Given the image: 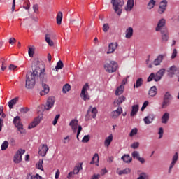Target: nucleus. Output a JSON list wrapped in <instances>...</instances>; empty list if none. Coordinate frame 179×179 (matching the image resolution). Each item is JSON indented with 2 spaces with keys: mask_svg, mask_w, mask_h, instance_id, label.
Returning <instances> with one entry per match:
<instances>
[{
  "mask_svg": "<svg viewBox=\"0 0 179 179\" xmlns=\"http://www.w3.org/2000/svg\"><path fill=\"white\" fill-rule=\"evenodd\" d=\"M40 79L42 84L43 90L41 91V96H45L50 92V87L45 84L47 83V76H45V69H36L33 72L29 71L26 75V89H33L36 86V80Z\"/></svg>",
  "mask_w": 179,
  "mask_h": 179,
  "instance_id": "obj_1",
  "label": "nucleus"
},
{
  "mask_svg": "<svg viewBox=\"0 0 179 179\" xmlns=\"http://www.w3.org/2000/svg\"><path fill=\"white\" fill-rule=\"evenodd\" d=\"M118 68V64L117 62L113 60H106L104 64V69L108 73H113V72H116Z\"/></svg>",
  "mask_w": 179,
  "mask_h": 179,
  "instance_id": "obj_2",
  "label": "nucleus"
},
{
  "mask_svg": "<svg viewBox=\"0 0 179 179\" xmlns=\"http://www.w3.org/2000/svg\"><path fill=\"white\" fill-rule=\"evenodd\" d=\"M111 3L115 13L121 16L122 14V6H124V0H111Z\"/></svg>",
  "mask_w": 179,
  "mask_h": 179,
  "instance_id": "obj_3",
  "label": "nucleus"
},
{
  "mask_svg": "<svg viewBox=\"0 0 179 179\" xmlns=\"http://www.w3.org/2000/svg\"><path fill=\"white\" fill-rule=\"evenodd\" d=\"M90 89V87L89 86V83H85L81 90V93L80 94V97L84 101H87L90 100V94L87 92V90Z\"/></svg>",
  "mask_w": 179,
  "mask_h": 179,
  "instance_id": "obj_4",
  "label": "nucleus"
},
{
  "mask_svg": "<svg viewBox=\"0 0 179 179\" xmlns=\"http://www.w3.org/2000/svg\"><path fill=\"white\" fill-rule=\"evenodd\" d=\"M13 124L17 128L20 134H26V130L23 128V124L20 123V117L17 116L13 120Z\"/></svg>",
  "mask_w": 179,
  "mask_h": 179,
  "instance_id": "obj_5",
  "label": "nucleus"
},
{
  "mask_svg": "<svg viewBox=\"0 0 179 179\" xmlns=\"http://www.w3.org/2000/svg\"><path fill=\"white\" fill-rule=\"evenodd\" d=\"M91 114V117L92 118H96V117H97V113H99V111L97 110V108L94 107L90 106L88 108V110L87 112V115L85 116V120L86 121L89 120V118L87 117H89V115Z\"/></svg>",
  "mask_w": 179,
  "mask_h": 179,
  "instance_id": "obj_6",
  "label": "nucleus"
},
{
  "mask_svg": "<svg viewBox=\"0 0 179 179\" xmlns=\"http://www.w3.org/2000/svg\"><path fill=\"white\" fill-rule=\"evenodd\" d=\"M25 152H26V150L22 149H19L16 152L15 155H14V159H13L14 163H16V164L20 163V162H22V156H23V155H24Z\"/></svg>",
  "mask_w": 179,
  "mask_h": 179,
  "instance_id": "obj_7",
  "label": "nucleus"
},
{
  "mask_svg": "<svg viewBox=\"0 0 179 179\" xmlns=\"http://www.w3.org/2000/svg\"><path fill=\"white\" fill-rule=\"evenodd\" d=\"M55 103V97L54 96H50L46 102L45 106H41L42 108H44L45 110H51L52 107H54V103Z\"/></svg>",
  "mask_w": 179,
  "mask_h": 179,
  "instance_id": "obj_8",
  "label": "nucleus"
},
{
  "mask_svg": "<svg viewBox=\"0 0 179 179\" xmlns=\"http://www.w3.org/2000/svg\"><path fill=\"white\" fill-rule=\"evenodd\" d=\"M169 2L167 0H162L159 2V8H158V13L159 15H163L164 12H166V9H167V4Z\"/></svg>",
  "mask_w": 179,
  "mask_h": 179,
  "instance_id": "obj_9",
  "label": "nucleus"
},
{
  "mask_svg": "<svg viewBox=\"0 0 179 179\" xmlns=\"http://www.w3.org/2000/svg\"><path fill=\"white\" fill-rule=\"evenodd\" d=\"M47 152H48V146H47L46 144L41 145L38 149V155L44 157V156L47 155Z\"/></svg>",
  "mask_w": 179,
  "mask_h": 179,
  "instance_id": "obj_10",
  "label": "nucleus"
},
{
  "mask_svg": "<svg viewBox=\"0 0 179 179\" xmlns=\"http://www.w3.org/2000/svg\"><path fill=\"white\" fill-rule=\"evenodd\" d=\"M168 76L169 78H173L174 75H177L179 73V68H177L176 66H172L169 68V71H168Z\"/></svg>",
  "mask_w": 179,
  "mask_h": 179,
  "instance_id": "obj_11",
  "label": "nucleus"
},
{
  "mask_svg": "<svg viewBox=\"0 0 179 179\" xmlns=\"http://www.w3.org/2000/svg\"><path fill=\"white\" fill-rule=\"evenodd\" d=\"M118 47V43L117 42H112L108 45V50L106 52V54H113L117 50Z\"/></svg>",
  "mask_w": 179,
  "mask_h": 179,
  "instance_id": "obj_12",
  "label": "nucleus"
},
{
  "mask_svg": "<svg viewBox=\"0 0 179 179\" xmlns=\"http://www.w3.org/2000/svg\"><path fill=\"white\" fill-rule=\"evenodd\" d=\"M134 5H135L134 0H127V5L124 7V10H126V12H131V10L134 9Z\"/></svg>",
  "mask_w": 179,
  "mask_h": 179,
  "instance_id": "obj_13",
  "label": "nucleus"
},
{
  "mask_svg": "<svg viewBox=\"0 0 179 179\" xmlns=\"http://www.w3.org/2000/svg\"><path fill=\"white\" fill-rule=\"evenodd\" d=\"M164 73H166V69H161L159 71H158L155 74V82H159L161 80Z\"/></svg>",
  "mask_w": 179,
  "mask_h": 179,
  "instance_id": "obj_14",
  "label": "nucleus"
},
{
  "mask_svg": "<svg viewBox=\"0 0 179 179\" xmlns=\"http://www.w3.org/2000/svg\"><path fill=\"white\" fill-rule=\"evenodd\" d=\"M161 38L163 43H167L169 41V30L163 29L161 31Z\"/></svg>",
  "mask_w": 179,
  "mask_h": 179,
  "instance_id": "obj_15",
  "label": "nucleus"
},
{
  "mask_svg": "<svg viewBox=\"0 0 179 179\" xmlns=\"http://www.w3.org/2000/svg\"><path fill=\"white\" fill-rule=\"evenodd\" d=\"M166 26V20L164 18L161 19L155 28V31H162V29Z\"/></svg>",
  "mask_w": 179,
  "mask_h": 179,
  "instance_id": "obj_16",
  "label": "nucleus"
},
{
  "mask_svg": "<svg viewBox=\"0 0 179 179\" xmlns=\"http://www.w3.org/2000/svg\"><path fill=\"white\" fill-rule=\"evenodd\" d=\"M177 160H178V152H176L172 158V162L170 164L169 173H171V170H173V167H174L176 163H177Z\"/></svg>",
  "mask_w": 179,
  "mask_h": 179,
  "instance_id": "obj_17",
  "label": "nucleus"
},
{
  "mask_svg": "<svg viewBox=\"0 0 179 179\" xmlns=\"http://www.w3.org/2000/svg\"><path fill=\"white\" fill-rule=\"evenodd\" d=\"M121 114H122V108L118 107L117 108V110H113L112 112V118H113V120H115V119L118 118V117H120V115H121Z\"/></svg>",
  "mask_w": 179,
  "mask_h": 179,
  "instance_id": "obj_18",
  "label": "nucleus"
},
{
  "mask_svg": "<svg viewBox=\"0 0 179 179\" xmlns=\"http://www.w3.org/2000/svg\"><path fill=\"white\" fill-rule=\"evenodd\" d=\"M78 120L73 119L69 123V127H71L73 132L76 133L78 131Z\"/></svg>",
  "mask_w": 179,
  "mask_h": 179,
  "instance_id": "obj_19",
  "label": "nucleus"
},
{
  "mask_svg": "<svg viewBox=\"0 0 179 179\" xmlns=\"http://www.w3.org/2000/svg\"><path fill=\"white\" fill-rule=\"evenodd\" d=\"M41 121V119L40 118V117L35 118L34 120L31 123H30V124L29 125L28 129L36 128V127H37V125L40 124Z\"/></svg>",
  "mask_w": 179,
  "mask_h": 179,
  "instance_id": "obj_20",
  "label": "nucleus"
},
{
  "mask_svg": "<svg viewBox=\"0 0 179 179\" xmlns=\"http://www.w3.org/2000/svg\"><path fill=\"white\" fill-rule=\"evenodd\" d=\"M127 100V98L124 96H121L117 99H115L113 102L114 106L117 107V106H120Z\"/></svg>",
  "mask_w": 179,
  "mask_h": 179,
  "instance_id": "obj_21",
  "label": "nucleus"
},
{
  "mask_svg": "<svg viewBox=\"0 0 179 179\" xmlns=\"http://www.w3.org/2000/svg\"><path fill=\"white\" fill-rule=\"evenodd\" d=\"M51 37H52V34H46L45 35V40L46 43H48V44L50 47H52V45H54V41H52V40H51Z\"/></svg>",
  "mask_w": 179,
  "mask_h": 179,
  "instance_id": "obj_22",
  "label": "nucleus"
},
{
  "mask_svg": "<svg viewBox=\"0 0 179 179\" xmlns=\"http://www.w3.org/2000/svg\"><path fill=\"white\" fill-rule=\"evenodd\" d=\"M164 58V55H159L154 61H153V65H155V66H157V65H160L162 62H163V59Z\"/></svg>",
  "mask_w": 179,
  "mask_h": 179,
  "instance_id": "obj_23",
  "label": "nucleus"
},
{
  "mask_svg": "<svg viewBox=\"0 0 179 179\" xmlns=\"http://www.w3.org/2000/svg\"><path fill=\"white\" fill-rule=\"evenodd\" d=\"M156 94H157V88L156 87V86L151 87L148 91V95L150 97H155Z\"/></svg>",
  "mask_w": 179,
  "mask_h": 179,
  "instance_id": "obj_24",
  "label": "nucleus"
},
{
  "mask_svg": "<svg viewBox=\"0 0 179 179\" xmlns=\"http://www.w3.org/2000/svg\"><path fill=\"white\" fill-rule=\"evenodd\" d=\"M153 120H155V115H149L148 116H146L143 120L145 124L149 125V124H152V122H153Z\"/></svg>",
  "mask_w": 179,
  "mask_h": 179,
  "instance_id": "obj_25",
  "label": "nucleus"
},
{
  "mask_svg": "<svg viewBox=\"0 0 179 179\" xmlns=\"http://www.w3.org/2000/svg\"><path fill=\"white\" fill-rule=\"evenodd\" d=\"M134 36V29L132 27H129L126 29L125 37L127 38H131Z\"/></svg>",
  "mask_w": 179,
  "mask_h": 179,
  "instance_id": "obj_26",
  "label": "nucleus"
},
{
  "mask_svg": "<svg viewBox=\"0 0 179 179\" xmlns=\"http://www.w3.org/2000/svg\"><path fill=\"white\" fill-rule=\"evenodd\" d=\"M138 111H139V106L134 105L132 106L131 112L130 113L131 117H135V115H136Z\"/></svg>",
  "mask_w": 179,
  "mask_h": 179,
  "instance_id": "obj_27",
  "label": "nucleus"
},
{
  "mask_svg": "<svg viewBox=\"0 0 179 179\" xmlns=\"http://www.w3.org/2000/svg\"><path fill=\"white\" fill-rule=\"evenodd\" d=\"M111 142H113V134H110L109 136H108L104 141V145L106 148H108L110 145L111 144Z\"/></svg>",
  "mask_w": 179,
  "mask_h": 179,
  "instance_id": "obj_28",
  "label": "nucleus"
},
{
  "mask_svg": "<svg viewBox=\"0 0 179 179\" xmlns=\"http://www.w3.org/2000/svg\"><path fill=\"white\" fill-rule=\"evenodd\" d=\"M17 101H19V98H17V97L11 99L8 102V107H9V108L10 110H12V108H13V106H15V104H16V103H17Z\"/></svg>",
  "mask_w": 179,
  "mask_h": 179,
  "instance_id": "obj_29",
  "label": "nucleus"
},
{
  "mask_svg": "<svg viewBox=\"0 0 179 179\" xmlns=\"http://www.w3.org/2000/svg\"><path fill=\"white\" fill-rule=\"evenodd\" d=\"M122 160H123L124 163H131V162H132V157L125 154L122 157Z\"/></svg>",
  "mask_w": 179,
  "mask_h": 179,
  "instance_id": "obj_30",
  "label": "nucleus"
},
{
  "mask_svg": "<svg viewBox=\"0 0 179 179\" xmlns=\"http://www.w3.org/2000/svg\"><path fill=\"white\" fill-rule=\"evenodd\" d=\"M122 93H124V86L122 85H121L116 89V90L115 92V96H120V95L122 94Z\"/></svg>",
  "mask_w": 179,
  "mask_h": 179,
  "instance_id": "obj_31",
  "label": "nucleus"
},
{
  "mask_svg": "<svg viewBox=\"0 0 179 179\" xmlns=\"http://www.w3.org/2000/svg\"><path fill=\"white\" fill-rule=\"evenodd\" d=\"M169 118H170V114H169V113H165L162 117V124H167Z\"/></svg>",
  "mask_w": 179,
  "mask_h": 179,
  "instance_id": "obj_32",
  "label": "nucleus"
},
{
  "mask_svg": "<svg viewBox=\"0 0 179 179\" xmlns=\"http://www.w3.org/2000/svg\"><path fill=\"white\" fill-rule=\"evenodd\" d=\"M56 20H57V24H61V23H62V12L59 11L56 17Z\"/></svg>",
  "mask_w": 179,
  "mask_h": 179,
  "instance_id": "obj_33",
  "label": "nucleus"
},
{
  "mask_svg": "<svg viewBox=\"0 0 179 179\" xmlns=\"http://www.w3.org/2000/svg\"><path fill=\"white\" fill-rule=\"evenodd\" d=\"M143 85V78H138L136 81V83L134 84V87L138 89V87H141Z\"/></svg>",
  "mask_w": 179,
  "mask_h": 179,
  "instance_id": "obj_34",
  "label": "nucleus"
},
{
  "mask_svg": "<svg viewBox=\"0 0 179 179\" xmlns=\"http://www.w3.org/2000/svg\"><path fill=\"white\" fill-rule=\"evenodd\" d=\"M137 179H149V174L145 172H141L140 174H138Z\"/></svg>",
  "mask_w": 179,
  "mask_h": 179,
  "instance_id": "obj_35",
  "label": "nucleus"
},
{
  "mask_svg": "<svg viewBox=\"0 0 179 179\" xmlns=\"http://www.w3.org/2000/svg\"><path fill=\"white\" fill-rule=\"evenodd\" d=\"M82 164H78L76 165L75 167H74V169L73 171V173L74 174H78L79 173V171L80 170H82Z\"/></svg>",
  "mask_w": 179,
  "mask_h": 179,
  "instance_id": "obj_36",
  "label": "nucleus"
},
{
  "mask_svg": "<svg viewBox=\"0 0 179 179\" xmlns=\"http://www.w3.org/2000/svg\"><path fill=\"white\" fill-rule=\"evenodd\" d=\"M94 163H99V154L95 153L92 159L90 164H94Z\"/></svg>",
  "mask_w": 179,
  "mask_h": 179,
  "instance_id": "obj_37",
  "label": "nucleus"
},
{
  "mask_svg": "<svg viewBox=\"0 0 179 179\" xmlns=\"http://www.w3.org/2000/svg\"><path fill=\"white\" fill-rule=\"evenodd\" d=\"M152 80L156 82V74L155 73H151L147 79V82H152Z\"/></svg>",
  "mask_w": 179,
  "mask_h": 179,
  "instance_id": "obj_38",
  "label": "nucleus"
},
{
  "mask_svg": "<svg viewBox=\"0 0 179 179\" xmlns=\"http://www.w3.org/2000/svg\"><path fill=\"white\" fill-rule=\"evenodd\" d=\"M129 173H131V169L129 168H126L123 170L120 171L118 174L119 176H122V174H129Z\"/></svg>",
  "mask_w": 179,
  "mask_h": 179,
  "instance_id": "obj_39",
  "label": "nucleus"
},
{
  "mask_svg": "<svg viewBox=\"0 0 179 179\" xmlns=\"http://www.w3.org/2000/svg\"><path fill=\"white\" fill-rule=\"evenodd\" d=\"M155 5H156V1L155 0H150L148 4V8L150 9H153L155 8Z\"/></svg>",
  "mask_w": 179,
  "mask_h": 179,
  "instance_id": "obj_40",
  "label": "nucleus"
},
{
  "mask_svg": "<svg viewBox=\"0 0 179 179\" xmlns=\"http://www.w3.org/2000/svg\"><path fill=\"white\" fill-rule=\"evenodd\" d=\"M71 90V85L69 84H66L63 86L62 92L64 94H66L67 92H69Z\"/></svg>",
  "mask_w": 179,
  "mask_h": 179,
  "instance_id": "obj_41",
  "label": "nucleus"
},
{
  "mask_svg": "<svg viewBox=\"0 0 179 179\" xmlns=\"http://www.w3.org/2000/svg\"><path fill=\"white\" fill-rule=\"evenodd\" d=\"M63 68H64V63L62 62V61L59 60L57 63L55 69H56V71H58V69H62Z\"/></svg>",
  "mask_w": 179,
  "mask_h": 179,
  "instance_id": "obj_42",
  "label": "nucleus"
},
{
  "mask_svg": "<svg viewBox=\"0 0 179 179\" xmlns=\"http://www.w3.org/2000/svg\"><path fill=\"white\" fill-rule=\"evenodd\" d=\"M28 54L29 57H33V55H34V46L29 47Z\"/></svg>",
  "mask_w": 179,
  "mask_h": 179,
  "instance_id": "obj_43",
  "label": "nucleus"
},
{
  "mask_svg": "<svg viewBox=\"0 0 179 179\" xmlns=\"http://www.w3.org/2000/svg\"><path fill=\"white\" fill-rule=\"evenodd\" d=\"M171 99H173V98H172L170 92H166L164 94V100H167L168 101H170V100H171Z\"/></svg>",
  "mask_w": 179,
  "mask_h": 179,
  "instance_id": "obj_44",
  "label": "nucleus"
},
{
  "mask_svg": "<svg viewBox=\"0 0 179 179\" xmlns=\"http://www.w3.org/2000/svg\"><path fill=\"white\" fill-rule=\"evenodd\" d=\"M8 146H9V143L8 142V141H5L1 144V150H6Z\"/></svg>",
  "mask_w": 179,
  "mask_h": 179,
  "instance_id": "obj_45",
  "label": "nucleus"
},
{
  "mask_svg": "<svg viewBox=\"0 0 179 179\" xmlns=\"http://www.w3.org/2000/svg\"><path fill=\"white\" fill-rule=\"evenodd\" d=\"M43 159H39L38 164H36V167L38 169V170H41L42 171L44 170L43 168Z\"/></svg>",
  "mask_w": 179,
  "mask_h": 179,
  "instance_id": "obj_46",
  "label": "nucleus"
},
{
  "mask_svg": "<svg viewBox=\"0 0 179 179\" xmlns=\"http://www.w3.org/2000/svg\"><path fill=\"white\" fill-rule=\"evenodd\" d=\"M170 104V101H167L166 99H164L162 105V108H167L169 107V105Z\"/></svg>",
  "mask_w": 179,
  "mask_h": 179,
  "instance_id": "obj_47",
  "label": "nucleus"
},
{
  "mask_svg": "<svg viewBox=\"0 0 179 179\" xmlns=\"http://www.w3.org/2000/svg\"><path fill=\"white\" fill-rule=\"evenodd\" d=\"M131 156L132 157H134V159H136V160H138V158L141 157L139 152L138 151H134L131 154Z\"/></svg>",
  "mask_w": 179,
  "mask_h": 179,
  "instance_id": "obj_48",
  "label": "nucleus"
},
{
  "mask_svg": "<svg viewBox=\"0 0 179 179\" xmlns=\"http://www.w3.org/2000/svg\"><path fill=\"white\" fill-rule=\"evenodd\" d=\"M90 141V136L89 135H85L83 139H82V142L83 143H87V142H89Z\"/></svg>",
  "mask_w": 179,
  "mask_h": 179,
  "instance_id": "obj_49",
  "label": "nucleus"
},
{
  "mask_svg": "<svg viewBox=\"0 0 179 179\" xmlns=\"http://www.w3.org/2000/svg\"><path fill=\"white\" fill-rule=\"evenodd\" d=\"M138 134V129L134 128L133 129H131L130 134H129V136H131V138H132V136H135V135H136Z\"/></svg>",
  "mask_w": 179,
  "mask_h": 179,
  "instance_id": "obj_50",
  "label": "nucleus"
},
{
  "mask_svg": "<svg viewBox=\"0 0 179 179\" xmlns=\"http://www.w3.org/2000/svg\"><path fill=\"white\" fill-rule=\"evenodd\" d=\"M102 30L104 31V33H107V31L110 30V25H108V24H104L103 25Z\"/></svg>",
  "mask_w": 179,
  "mask_h": 179,
  "instance_id": "obj_51",
  "label": "nucleus"
},
{
  "mask_svg": "<svg viewBox=\"0 0 179 179\" xmlns=\"http://www.w3.org/2000/svg\"><path fill=\"white\" fill-rule=\"evenodd\" d=\"M59 117H61V115L58 114L55 117V119L52 122L53 125H57L58 122V120H59Z\"/></svg>",
  "mask_w": 179,
  "mask_h": 179,
  "instance_id": "obj_52",
  "label": "nucleus"
},
{
  "mask_svg": "<svg viewBox=\"0 0 179 179\" xmlns=\"http://www.w3.org/2000/svg\"><path fill=\"white\" fill-rule=\"evenodd\" d=\"M132 149H138L139 148V142H134L131 145Z\"/></svg>",
  "mask_w": 179,
  "mask_h": 179,
  "instance_id": "obj_53",
  "label": "nucleus"
},
{
  "mask_svg": "<svg viewBox=\"0 0 179 179\" xmlns=\"http://www.w3.org/2000/svg\"><path fill=\"white\" fill-rule=\"evenodd\" d=\"M158 134L159 135V139H162V138H163V134H164L163 127L159 128Z\"/></svg>",
  "mask_w": 179,
  "mask_h": 179,
  "instance_id": "obj_54",
  "label": "nucleus"
},
{
  "mask_svg": "<svg viewBox=\"0 0 179 179\" xmlns=\"http://www.w3.org/2000/svg\"><path fill=\"white\" fill-rule=\"evenodd\" d=\"M82 131V126L79 125L78 127V131H77V139L79 141V135H80V132Z\"/></svg>",
  "mask_w": 179,
  "mask_h": 179,
  "instance_id": "obj_55",
  "label": "nucleus"
},
{
  "mask_svg": "<svg viewBox=\"0 0 179 179\" xmlns=\"http://www.w3.org/2000/svg\"><path fill=\"white\" fill-rule=\"evenodd\" d=\"M31 179H43V178L41 176H40V175H38V173H36V175L31 176Z\"/></svg>",
  "mask_w": 179,
  "mask_h": 179,
  "instance_id": "obj_56",
  "label": "nucleus"
},
{
  "mask_svg": "<svg viewBox=\"0 0 179 179\" xmlns=\"http://www.w3.org/2000/svg\"><path fill=\"white\" fill-rule=\"evenodd\" d=\"M33 10L34 13H38V4H34L33 6Z\"/></svg>",
  "mask_w": 179,
  "mask_h": 179,
  "instance_id": "obj_57",
  "label": "nucleus"
},
{
  "mask_svg": "<svg viewBox=\"0 0 179 179\" xmlns=\"http://www.w3.org/2000/svg\"><path fill=\"white\" fill-rule=\"evenodd\" d=\"M9 44L13 45V44H16V38H10L9 39Z\"/></svg>",
  "mask_w": 179,
  "mask_h": 179,
  "instance_id": "obj_58",
  "label": "nucleus"
},
{
  "mask_svg": "<svg viewBox=\"0 0 179 179\" xmlns=\"http://www.w3.org/2000/svg\"><path fill=\"white\" fill-rule=\"evenodd\" d=\"M70 141H71V139L69 138V136H67L66 137H64L63 143H64V144L69 143Z\"/></svg>",
  "mask_w": 179,
  "mask_h": 179,
  "instance_id": "obj_59",
  "label": "nucleus"
},
{
  "mask_svg": "<svg viewBox=\"0 0 179 179\" xmlns=\"http://www.w3.org/2000/svg\"><path fill=\"white\" fill-rule=\"evenodd\" d=\"M15 9H16V0L13 1L12 8H11L12 12H15Z\"/></svg>",
  "mask_w": 179,
  "mask_h": 179,
  "instance_id": "obj_60",
  "label": "nucleus"
},
{
  "mask_svg": "<svg viewBox=\"0 0 179 179\" xmlns=\"http://www.w3.org/2000/svg\"><path fill=\"white\" fill-rule=\"evenodd\" d=\"M176 57H177V49H173L172 55H171V58L172 59H174V58H176Z\"/></svg>",
  "mask_w": 179,
  "mask_h": 179,
  "instance_id": "obj_61",
  "label": "nucleus"
},
{
  "mask_svg": "<svg viewBox=\"0 0 179 179\" xmlns=\"http://www.w3.org/2000/svg\"><path fill=\"white\" fill-rule=\"evenodd\" d=\"M141 164H145V158L139 157L137 159Z\"/></svg>",
  "mask_w": 179,
  "mask_h": 179,
  "instance_id": "obj_62",
  "label": "nucleus"
},
{
  "mask_svg": "<svg viewBox=\"0 0 179 179\" xmlns=\"http://www.w3.org/2000/svg\"><path fill=\"white\" fill-rule=\"evenodd\" d=\"M73 176H75V173H73V171H71L68 174L67 178H69V179L72 178V177H73Z\"/></svg>",
  "mask_w": 179,
  "mask_h": 179,
  "instance_id": "obj_63",
  "label": "nucleus"
},
{
  "mask_svg": "<svg viewBox=\"0 0 179 179\" xmlns=\"http://www.w3.org/2000/svg\"><path fill=\"white\" fill-rule=\"evenodd\" d=\"M100 178V174H94L91 179H99Z\"/></svg>",
  "mask_w": 179,
  "mask_h": 179,
  "instance_id": "obj_64",
  "label": "nucleus"
}]
</instances>
